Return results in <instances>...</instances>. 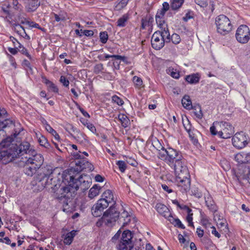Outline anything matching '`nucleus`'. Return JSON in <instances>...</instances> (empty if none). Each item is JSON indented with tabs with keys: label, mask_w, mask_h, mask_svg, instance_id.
Masks as SVG:
<instances>
[{
	"label": "nucleus",
	"mask_w": 250,
	"mask_h": 250,
	"mask_svg": "<svg viewBox=\"0 0 250 250\" xmlns=\"http://www.w3.org/2000/svg\"><path fill=\"white\" fill-rule=\"evenodd\" d=\"M22 162L25 163L24 172L29 176H32L38 169L36 181L38 182L39 186L41 185L43 188L50 185L56 186L54 181L55 169H53L52 167L47 165L39 169L27 162Z\"/></svg>",
	"instance_id": "7ed1b4c3"
},
{
	"label": "nucleus",
	"mask_w": 250,
	"mask_h": 250,
	"mask_svg": "<svg viewBox=\"0 0 250 250\" xmlns=\"http://www.w3.org/2000/svg\"><path fill=\"white\" fill-rule=\"evenodd\" d=\"M217 127L221 129L218 131V136L223 139H228L234 133L233 127L228 122H220L216 123Z\"/></svg>",
	"instance_id": "1a4fd4ad"
},
{
	"label": "nucleus",
	"mask_w": 250,
	"mask_h": 250,
	"mask_svg": "<svg viewBox=\"0 0 250 250\" xmlns=\"http://www.w3.org/2000/svg\"><path fill=\"white\" fill-rule=\"evenodd\" d=\"M104 69L103 65L102 63L96 64L94 68V71L97 73L102 72Z\"/></svg>",
	"instance_id": "6e6d98bb"
},
{
	"label": "nucleus",
	"mask_w": 250,
	"mask_h": 250,
	"mask_svg": "<svg viewBox=\"0 0 250 250\" xmlns=\"http://www.w3.org/2000/svg\"><path fill=\"white\" fill-rule=\"evenodd\" d=\"M108 35L106 32H102L100 34V38L101 42L105 43L108 40Z\"/></svg>",
	"instance_id": "37998d69"
},
{
	"label": "nucleus",
	"mask_w": 250,
	"mask_h": 250,
	"mask_svg": "<svg viewBox=\"0 0 250 250\" xmlns=\"http://www.w3.org/2000/svg\"><path fill=\"white\" fill-rule=\"evenodd\" d=\"M133 234L129 230H118L111 239L112 242L116 244L118 250H132L134 247L132 238Z\"/></svg>",
	"instance_id": "20e7f679"
},
{
	"label": "nucleus",
	"mask_w": 250,
	"mask_h": 250,
	"mask_svg": "<svg viewBox=\"0 0 250 250\" xmlns=\"http://www.w3.org/2000/svg\"><path fill=\"white\" fill-rule=\"evenodd\" d=\"M180 208L186 210L188 213H190V212H192V210L188 207L185 205H182V206L180 207Z\"/></svg>",
	"instance_id": "774afa93"
},
{
	"label": "nucleus",
	"mask_w": 250,
	"mask_h": 250,
	"mask_svg": "<svg viewBox=\"0 0 250 250\" xmlns=\"http://www.w3.org/2000/svg\"><path fill=\"white\" fill-rule=\"evenodd\" d=\"M149 21L146 19H142L141 20L142 28L145 29L146 26H148Z\"/></svg>",
	"instance_id": "680f3d73"
},
{
	"label": "nucleus",
	"mask_w": 250,
	"mask_h": 250,
	"mask_svg": "<svg viewBox=\"0 0 250 250\" xmlns=\"http://www.w3.org/2000/svg\"><path fill=\"white\" fill-rule=\"evenodd\" d=\"M8 149L13 151V153H11L12 154H15V156L13 157V160L17 157L20 156L24 159V156H30L32 153H34L35 150L30 147V144L27 142H22L19 145L12 144Z\"/></svg>",
	"instance_id": "39448f33"
},
{
	"label": "nucleus",
	"mask_w": 250,
	"mask_h": 250,
	"mask_svg": "<svg viewBox=\"0 0 250 250\" xmlns=\"http://www.w3.org/2000/svg\"><path fill=\"white\" fill-rule=\"evenodd\" d=\"M193 12L191 11H188L184 17H183V20L186 22L188 21L189 20L193 18Z\"/></svg>",
	"instance_id": "8fccbe9b"
},
{
	"label": "nucleus",
	"mask_w": 250,
	"mask_h": 250,
	"mask_svg": "<svg viewBox=\"0 0 250 250\" xmlns=\"http://www.w3.org/2000/svg\"><path fill=\"white\" fill-rule=\"evenodd\" d=\"M112 101L119 105H122L124 103L123 100L116 95H114L112 97Z\"/></svg>",
	"instance_id": "c03bdc74"
},
{
	"label": "nucleus",
	"mask_w": 250,
	"mask_h": 250,
	"mask_svg": "<svg viewBox=\"0 0 250 250\" xmlns=\"http://www.w3.org/2000/svg\"><path fill=\"white\" fill-rule=\"evenodd\" d=\"M205 199L206 205L208 208L212 211H216V207L212 198L209 196H208L207 197H205Z\"/></svg>",
	"instance_id": "c85d7f7f"
},
{
	"label": "nucleus",
	"mask_w": 250,
	"mask_h": 250,
	"mask_svg": "<svg viewBox=\"0 0 250 250\" xmlns=\"http://www.w3.org/2000/svg\"><path fill=\"white\" fill-rule=\"evenodd\" d=\"M118 119L121 122L122 125L124 127H127L130 124V121L128 118L124 114H119Z\"/></svg>",
	"instance_id": "bb28decb"
},
{
	"label": "nucleus",
	"mask_w": 250,
	"mask_h": 250,
	"mask_svg": "<svg viewBox=\"0 0 250 250\" xmlns=\"http://www.w3.org/2000/svg\"><path fill=\"white\" fill-rule=\"evenodd\" d=\"M161 36L160 32L156 31L151 37V42L152 47L157 50L161 49L165 45L164 41Z\"/></svg>",
	"instance_id": "4468645a"
},
{
	"label": "nucleus",
	"mask_w": 250,
	"mask_h": 250,
	"mask_svg": "<svg viewBox=\"0 0 250 250\" xmlns=\"http://www.w3.org/2000/svg\"><path fill=\"white\" fill-rule=\"evenodd\" d=\"M83 124L84 125L86 126L87 128L88 129H89L92 133L96 132V129L93 124H92L90 123H86L85 124L83 123Z\"/></svg>",
	"instance_id": "5fc2aeb1"
},
{
	"label": "nucleus",
	"mask_w": 250,
	"mask_h": 250,
	"mask_svg": "<svg viewBox=\"0 0 250 250\" xmlns=\"http://www.w3.org/2000/svg\"><path fill=\"white\" fill-rule=\"evenodd\" d=\"M83 34L86 37H92L94 35V32L92 30H84L83 32Z\"/></svg>",
	"instance_id": "13d9d810"
},
{
	"label": "nucleus",
	"mask_w": 250,
	"mask_h": 250,
	"mask_svg": "<svg viewBox=\"0 0 250 250\" xmlns=\"http://www.w3.org/2000/svg\"><path fill=\"white\" fill-rule=\"evenodd\" d=\"M94 169L93 166L86 159L83 158L76 162L75 166L68 169V174H77L83 170L86 171H92Z\"/></svg>",
	"instance_id": "6e6552de"
},
{
	"label": "nucleus",
	"mask_w": 250,
	"mask_h": 250,
	"mask_svg": "<svg viewBox=\"0 0 250 250\" xmlns=\"http://www.w3.org/2000/svg\"><path fill=\"white\" fill-rule=\"evenodd\" d=\"M239 173L243 175V178L248 179L250 180V168L249 166H245L244 169L241 171V169H239Z\"/></svg>",
	"instance_id": "72a5a7b5"
},
{
	"label": "nucleus",
	"mask_w": 250,
	"mask_h": 250,
	"mask_svg": "<svg viewBox=\"0 0 250 250\" xmlns=\"http://www.w3.org/2000/svg\"><path fill=\"white\" fill-rule=\"evenodd\" d=\"M196 133H198V131L194 129H193L191 131L188 132L189 138L194 144L198 143V140L195 136Z\"/></svg>",
	"instance_id": "ea45409f"
},
{
	"label": "nucleus",
	"mask_w": 250,
	"mask_h": 250,
	"mask_svg": "<svg viewBox=\"0 0 250 250\" xmlns=\"http://www.w3.org/2000/svg\"><path fill=\"white\" fill-rule=\"evenodd\" d=\"M168 70L170 72V76L172 77L175 79H178L179 78L180 74L176 70H174L173 68H169Z\"/></svg>",
	"instance_id": "603ef678"
},
{
	"label": "nucleus",
	"mask_w": 250,
	"mask_h": 250,
	"mask_svg": "<svg viewBox=\"0 0 250 250\" xmlns=\"http://www.w3.org/2000/svg\"><path fill=\"white\" fill-rule=\"evenodd\" d=\"M172 42L175 44H178L181 42L180 36L177 34H173L170 38Z\"/></svg>",
	"instance_id": "a19ab883"
},
{
	"label": "nucleus",
	"mask_w": 250,
	"mask_h": 250,
	"mask_svg": "<svg viewBox=\"0 0 250 250\" xmlns=\"http://www.w3.org/2000/svg\"><path fill=\"white\" fill-rule=\"evenodd\" d=\"M215 24L218 33L225 35L232 29V25L229 19L224 15H220L215 19Z\"/></svg>",
	"instance_id": "423d86ee"
},
{
	"label": "nucleus",
	"mask_w": 250,
	"mask_h": 250,
	"mask_svg": "<svg viewBox=\"0 0 250 250\" xmlns=\"http://www.w3.org/2000/svg\"><path fill=\"white\" fill-rule=\"evenodd\" d=\"M155 20L156 23L161 28H162L163 27V25L165 23V21L164 20V18L159 17V16H155Z\"/></svg>",
	"instance_id": "49530a36"
},
{
	"label": "nucleus",
	"mask_w": 250,
	"mask_h": 250,
	"mask_svg": "<svg viewBox=\"0 0 250 250\" xmlns=\"http://www.w3.org/2000/svg\"><path fill=\"white\" fill-rule=\"evenodd\" d=\"M158 157L174 169L179 190L182 193L189 191L190 188V175L182 153L171 147H162L158 152Z\"/></svg>",
	"instance_id": "f257e3e1"
},
{
	"label": "nucleus",
	"mask_w": 250,
	"mask_h": 250,
	"mask_svg": "<svg viewBox=\"0 0 250 250\" xmlns=\"http://www.w3.org/2000/svg\"><path fill=\"white\" fill-rule=\"evenodd\" d=\"M28 4L26 8L28 12L34 11L40 5V1L39 0H28Z\"/></svg>",
	"instance_id": "412c9836"
},
{
	"label": "nucleus",
	"mask_w": 250,
	"mask_h": 250,
	"mask_svg": "<svg viewBox=\"0 0 250 250\" xmlns=\"http://www.w3.org/2000/svg\"><path fill=\"white\" fill-rule=\"evenodd\" d=\"M4 118L0 120V131L2 130L4 128L6 127H10L14 125L13 121L10 119L5 118L6 115H4Z\"/></svg>",
	"instance_id": "393cba45"
},
{
	"label": "nucleus",
	"mask_w": 250,
	"mask_h": 250,
	"mask_svg": "<svg viewBox=\"0 0 250 250\" xmlns=\"http://www.w3.org/2000/svg\"><path fill=\"white\" fill-rule=\"evenodd\" d=\"M13 152L12 150H8V148L0 151V161L2 160L3 163H9L12 161L14 156H15V153L14 154L11 153Z\"/></svg>",
	"instance_id": "2eb2a0df"
},
{
	"label": "nucleus",
	"mask_w": 250,
	"mask_h": 250,
	"mask_svg": "<svg viewBox=\"0 0 250 250\" xmlns=\"http://www.w3.org/2000/svg\"><path fill=\"white\" fill-rule=\"evenodd\" d=\"M192 195L195 197L200 198L202 196V192L197 188H192L191 189Z\"/></svg>",
	"instance_id": "79ce46f5"
},
{
	"label": "nucleus",
	"mask_w": 250,
	"mask_h": 250,
	"mask_svg": "<svg viewBox=\"0 0 250 250\" xmlns=\"http://www.w3.org/2000/svg\"><path fill=\"white\" fill-rule=\"evenodd\" d=\"M157 31L160 32V35H161V37L164 40V42H168L170 41V34L167 27H164V28H162L161 31Z\"/></svg>",
	"instance_id": "b1692460"
},
{
	"label": "nucleus",
	"mask_w": 250,
	"mask_h": 250,
	"mask_svg": "<svg viewBox=\"0 0 250 250\" xmlns=\"http://www.w3.org/2000/svg\"><path fill=\"white\" fill-rule=\"evenodd\" d=\"M182 104L183 106L187 109H191L193 107L188 95H186L183 97L182 100Z\"/></svg>",
	"instance_id": "a878e982"
},
{
	"label": "nucleus",
	"mask_w": 250,
	"mask_h": 250,
	"mask_svg": "<svg viewBox=\"0 0 250 250\" xmlns=\"http://www.w3.org/2000/svg\"><path fill=\"white\" fill-rule=\"evenodd\" d=\"M131 216L128 212L126 211H124L122 212L121 217L120 218V221L123 223L122 227L128 225L131 220Z\"/></svg>",
	"instance_id": "aec40b11"
},
{
	"label": "nucleus",
	"mask_w": 250,
	"mask_h": 250,
	"mask_svg": "<svg viewBox=\"0 0 250 250\" xmlns=\"http://www.w3.org/2000/svg\"><path fill=\"white\" fill-rule=\"evenodd\" d=\"M52 14L54 16L55 21L57 22L65 20V17L64 16H63L62 15L60 14L59 15L54 13H52Z\"/></svg>",
	"instance_id": "4d7b16f0"
},
{
	"label": "nucleus",
	"mask_w": 250,
	"mask_h": 250,
	"mask_svg": "<svg viewBox=\"0 0 250 250\" xmlns=\"http://www.w3.org/2000/svg\"><path fill=\"white\" fill-rule=\"evenodd\" d=\"M100 189V187L98 186L97 185H95L89 190L88 197L90 199H93L99 194Z\"/></svg>",
	"instance_id": "c756f323"
},
{
	"label": "nucleus",
	"mask_w": 250,
	"mask_h": 250,
	"mask_svg": "<svg viewBox=\"0 0 250 250\" xmlns=\"http://www.w3.org/2000/svg\"><path fill=\"white\" fill-rule=\"evenodd\" d=\"M42 82L47 86L49 90L55 93L58 92V88L57 86L51 81L48 80L45 76H42Z\"/></svg>",
	"instance_id": "6ab92c4d"
},
{
	"label": "nucleus",
	"mask_w": 250,
	"mask_h": 250,
	"mask_svg": "<svg viewBox=\"0 0 250 250\" xmlns=\"http://www.w3.org/2000/svg\"><path fill=\"white\" fill-rule=\"evenodd\" d=\"M203 242L208 246H211L213 244L212 241L208 238H204L202 240Z\"/></svg>",
	"instance_id": "052dcab7"
},
{
	"label": "nucleus",
	"mask_w": 250,
	"mask_h": 250,
	"mask_svg": "<svg viewBox=\"0 0 250 250\" xmlns=\"http://www.w3.org/2000/svg\"><path fill=\"white\" fill-rule=\"evenodd\" d=\"M22 162H26L33 165L35 167L40 169L41 166L43 162V158L41 154H38L34 150V153H32L28 156H24V159L23 157L21 158Z\"/></svg>",
	"instance_id": "f8f14e48"
},
{
	"label": "nucleus",
	"mask_w": 250,
	"mask_h": 250,
	"mask_svg": "<svg viewBox=\"0 0 250 250\" xmlns=\"http://www.w3.org/2000/svg\"><path fill=\"white\" fill-rule=\"evenodd\" d=\"M235 160L240 164L250 163V152H241L236 154Z\"/></svg>",
	"instance_id": "dca6fc26"
},
{
	"label": "nucleus",
	"mask_w": 250,
	"mask_h": 250,
	"mask_svg": "<svg viewBox=\"0 0 250 250\" xmlns=\"http://www.w3.org/2000/svg\"><path fill=\"white\" fill-rule=\"evenodd\" d=\"M195 2L201 7H206L208 5L207 0H195Z\"/></svg>",
	"instance_id": "3c124183"
},
{
	"label": "nucleus",
	"mask_w": 250,
	"mask_h": 250,
	"mask_svg": "<svg viewBox=\"0 0 250 250\" xmlns=\"http://www.w3.org/2000/svg\"><path fill=\"white\" fill-rule=\"evenodd\" d=\"M186 81L190 84H195L199 82L200 76L198 73L192 74L186 77Z\"/></svg>",
	"instance_id": "5701e85b"
},
{
	"label": "nucleus",
	"mask_w": 250,
	"mask_h": 250,
	"mask_svg": "<svg viewBox=\"0 0 250 250\" xmlns=\"http://www.w3.org/2000/svg\"><path fill=\"white\" fill-rule=\"evenodd\" d=\"M129 19V16L128 14H125L123 15L117 21V25L120 27H125L126 25V22Z\"/></svg>",
	"instance_id": "7c9ffc66"
},
{
	"label": "nucleus",
	"mask_w": 250,
	"mask_h": 250,
	"mask_svg": "<svg viewBox=\"0 0 250 250\" xmlns=\"http://www.w3.org/2000/svg\"><path fill=\"white\" fill-rule=\"evenodd\" d=\"M18 47H17V49L19 52H21L22 54L26 55L29 59H31V57L30 55L27 52V50L26 48H25L20 42H18Z\"/></svg>",
	"instance_id": "58836bf2"
},
{
	"label": "nucleus",
	"mask_w": 250,
	"mask_h": 250,
	"mask_svg": "<svg viewBox=\"0 0 250 250\" xmlns=\"http://www.w3.org/2000/svg\"><path fill=\"white\" fill-rule=\"evenodd\" d=\"M101 199H104V201H106L107 203L109 205V204L112 203V205L115 206L116 204L113 194L112 191L109 189L106 190L103 193L102 198H101Z\"/></svg>",
	"instance_id": "a211bd4d"
},
{
	"label": "nucleus",
	"mask_w": 250,
	"mask_h": 250,
	"mask_svg": "<svg viewBox=\"0 0 250 250\" xmlns=\"http://www.w3.org/2000/svg\"><path fill=\"white\" fill-rule=\"evenodd\" d=\"M210 228L212 229L211 233L217 238H220L221 236L220 234L216 230V228L214 226L210 227Z\"/></svg>",
	"instance_id": "bf43d9fd"
},
{
	"label": "nucleus",
	"mask_w": 250,
	"mask_h": 250,
	"mask_svg": "<svg viewBox=\"0 0 250 250\" xmlns=\"http://www.w3.org/2000/svg\"><path fill=\"white\" fill-rule=\"evenodd\" d=\"M38 142L41 146H43L46 148H49L50 145L48 142L47 140L45 137L42 136L39 138Z\"/></svg>",
	"instance_id": "f704fd0d"
},
{
	"label": "nucleus",
	"mask_w": 250,
	"mask_h": 250,
	"mask_svg": "<svg viewBox=\"0 0 250 250\" xmlns=\"http://www.w3.org/2000/svg\"><path fill=\"white\" fill-rule=\"evenodd\" d=\"M184 0H172L170 7L173 10H177L181 7L184 3Z\"/></svg>",
	"instance_id": "473e14b6"
},
{
	"label": "nucleus",
	"mask_w": 250,
	"mask_h": 250,
	"mask_svg": "<svg viewBox=\"0 0 250 250\" xmlns=\"http://www.w3.org/2000/svg\"><path fill=\"white\" fill-rule=\"evenodd\" d=\"M155 208L158 212L166 218H168L171 215L167 207L161 203H158L156 205Z\"/></svg>",
	"instance_id": "f3484780"
},
{
	"label": "nucleus",
	"mask_w": 250,
	"mask_h": 250,
	"mask_svg": "<svg viewBox=\"0 0 250 250\" xmlns=\"http://www.w3.org/2000/svg\"><path fill=\"white\" fill-rule=\"evenodd\" d=\"M133 83L138 87L141 86L143 84L142 79L137 76H134L133 78Z\"/></svg>",
	"instance_id": "09e8293b"
},
{
	"label": "nucleus",
	"mask_w": 250,
	"mask_h": 250,
	"mask_svg": "<svg viewBox=\"0 0 250 250\" xmlns=\"http://www.w3.org/2000/svg\"><path fill=\"white\" fill-rule=\"evenodd\" d=\"M109 204L104 199H99L91 208L92 214L95 217L100 216L104 210L106 208Z\"/></svg>",
	"instance_id": "ddd939ff"
},
{
	"label": "nucleus",
	"mask_w": 250,
	"mask_h": 250,
	"mask_svg": "<svg viewBox=\"0 0 250 250\" xmlns=\"http://www.w3.org/2000/svg\"><path fill=\"white\" fill-rule=\"evenodd\" d=\"M74 175H69V186L61 188V194L57 197L58 201L62 206L63 211L66 212L71 211L74 208L73 201L74 197V188L76 190L80 189L84 192L90 187L91 183V180L87 175L84 177L81 175L76 179Z\"/></svg>",
	"instance_id": "f03ea898"
},
{
	"label": "nucleus",
	"mask_w": 250,
	"mask_h": 250,
	"mask_svg": "<svg viewBox=\"0 0 250 250\" xmlns=\"http://www.w3.org/2000/svg\"><path fill=\"white\" fill-rule=\"evenodd\" d=\"M128 0H121L115 5V9L116 10H121L127 5Z\"/></svg>",
	"instance_id": "c9c22d12"
},
{
	"label": "nucleus",
	"mask_w": 250,
	"mask_h": 250,
	"mask_svg": "<svg viewBox=\"0 0 250 250\" xmlns=\"http://www.w3.org/2000/svg\"><path fill=\"white\" fill-rule=\"evenodd\" d=\"M249 141V136L243 131L235 133L232 139L233 146L238 149L245 147Z\"/></svg>",
	"instance_id": "9d476101"
},
{
	"label": "nucleus",
	"mask_w": 250,
	"mask_h": 250,
	"mask_svg": "<svg viewBox=\"0 0 250 250\" xmlns=\"http://www.w3.org/2000/svg\"><path fill=\"white\" fill-rule=\"evenodd\" d=\"M77 234V231L73 230L67 233L64 238L63 242L65 245H69L72 242L74 237Z\"/></svg>",
	"instance_id": "4be33fe9"
},
{
	"label": "nucleus",
	"mask_w": 250,
	"mask_h": 250,
	"mask_svg": "<svg viewBox=\"0 0 250 250\" xmlns=\"http://www.w3.org/2000/svg\"><path fill=\"white\" fill-rule=\"evenodd\" d=\"M168 220L175 227L181 229H185V226L182 223L181 221L178 218H174L172 215H171Z\"/></svg>",
	"instance_id": "cd10ccee"
},
{
	"label": "nucleus",
	"mask_w": 250,
	"mask_h": 250,
	"mask_svg": "<svg viewBox=\"0 0 250 250\" xmlns=\"http://www.w3.org/2000/svg\"><path fill=\"white\" fill-rule=\"evenodd\" d=\"M117 165L118 166L120 170L122 172H124L126 167V164L125 162L123 161H118L116 163Z\"/></svg>",
	"instance_id": "a18cd8bd"
},
{
	"label": "nucleus",
	"mask_w": 250,
	"mask_h": 250,
	"mask_svg": "<svg viewBox=\"0 0 250 250\" xmlns=\"http://www.w3.org/2000/svg\"><path fill=\"white\" fill-rule=\"evenodd\" d=\"M210 131L212 135H218V131L219 130H216V127L214 125H212L210 127Z\"/></svg>",
	"instance_id": "69168bd1"
},
{
	"label": "nucleus",
	"mask_w": 250,
	"mask_h": 250,
	"mask_svg": "<svg viewBox=\"0 0 250 250\" xmlns=\"http://www.w3.org/2000/svg\"><path fill=\"white\" fill-rule=\"evenodd\" d=\"M235 37L241 43H247L250 39V29L246 25H241L237 29Z\"/></svg>",
	"instance_id": "9b49d317"
},
{
	"label": "nucleus",
	"mask_w": 250,
	"mask_h": 250,
	"mask_svg": "<svg viewBox=\"0 0 250 250\" xmlns=\"http://www.w3.org/2000/svg\"><path fill=\"white\" fill-rule=\"evenodd\" d=\"M14 28V30L21 36H23V34H25L24 28L19 24H15Z\"/></svg>",
	"instance_id": "4c0bfd02"
},
{
	"label": "nucleus",
	"mask_w": 250,
	"mask_h": 250,
	"mask_svg": "<svg viewBox=\"0 0 250 250\" xmlns=\"http://www.w3.org/2000/svg\"><path fill=\"white\" fill-rule=\"evenodd\" d=\"M45 122V129L49 133H50L52 135H57V132L48 124L46 121Z\"/></svg>",
	"instance_id": "de8ad7c7"
},
{
	"label": "nucleus",
	"mask_w": 250,
	"mask_h": 250,
	"mask_svg": "<svg viewBox=\"0 0 250 250\" xmlns=\"http://www.w3.org/2000/svg\"><path fill=\"white\" fill-rule=\"evenodd\" d=\"M183 125L185 129L188 132L191 131V130L193 129H192L191 125L190 124L188 120V124L187 125L183 124Z\"/></svg>",
	"instance_id": "0e129e2a"
},
{
	"label": "nucleus",
	"mask_w": 250,
	"mask_h": 250,
	"mask_svg": "<svg viewBox=\"0 0 250 250\" xmlns=\"http://www.w3.org/2000/svg\"><path fill=\"white\" fill-rule=\"evenodd\" d=\"M162 188L163 189L166 191H167V193H170L173 192V190L172 189L170 188L166 184H162Z\"/></svg>",
	"instance_id": "e2e57ef3"
},
{
	"label": "nucleus",
	"mask_w": 250,
	"mask_h": 250,
	"mask_svg": "<svg viewBox=\"0 0 250 250\" xmlns=\"http://www.w3.org/2000/svg\"><path fill=\"white\" fill-rule=\"evenodd\" d=\"M120 213L116 208V205H111L103 215V220L107 226H112L119 217Z\"/></svg>",
	"instance_id": "0eeeda50"
},
{
	"label": "nucleus",
	"mask_w": 250,
	"mask_h": 250,
	"mask_svg": "<svg viewBox=\"0 0 250 250\" xmlns=\"http://www.w3.org/2000/svg\"><path fill=\"white\" fill-rule=\"evenodd\" d=\"M60 82L63 84V86L67 87L69 85V82L64 76H61L60 79Z\"/></svg>",
	"instance_id": "864d4df0"
},
{
	"label": "nucleus",
	"mask_w": 250,
	"mask_h": 250,
	"mask_svg": "<svg viewBox=\"0 0 250 250\" xmlns=\"http://www.w3.org/2000/svg\"><path fill=\"white\" fill-rule=\"evenodd\" d=\"M193 109V112L195 116L198 119H201L203 117V113L201 110V106L197 104L194 105L191 108Z\"/></svg>",
	"instance_id": "2f4dec72"
},
{
	"label": "nucleus",
	"mask_w": 250,
	"mask_h": 250,
	"mask_svg": "<svg viewBox=\"0 0 250 250\" xmlns=\"http://www.w3.org/2000/svg\"><path fill=\"white\" fill-rule=\"evenodd\" d=\"M21 23L26 24L31 27L36 28L42 30V28L40 26L39 24L34 21H30L25 20L24 21H21Z\"/></svg>",
	"instance_id": "e433bc0d"
},
{
	"label": "nucleus",
	"mask_w": 250,
	"mask_h": 250,
	"mask_svg": "<svg viewBox=\"0 0 250 250\" xmlns=\"http://www.w3.org/2000/svg\"><path fill=\"white\" fill-rule=\"evenodd\" d=\"M0 242L4 243L6 244L9 245L11 243V240L8 237H5L3 238H0Z\"/></svg>",
	"instance_id": "338daca9"
}]
</instances>
